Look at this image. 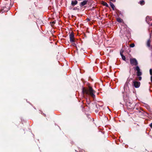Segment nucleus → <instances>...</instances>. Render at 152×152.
Segmentation results:
<instances>
[{
	"label": "nucleus",
	"instance_id": "1a4fd4ad",
	"mask_svg": "<svg viewBox=\"0 0 152 152\" xmlns=\"http://www.w3.org/2000/svg\"><path fill=\"white\" fill-rule=\"evenodd\" d=\"M150 74L151 75V82L152 83V69H150Z\"/></svg>",
	"mask_w": 152,
	"mask_h": 152
},
{
	"label": "nucleus",
	"instance_id": "a211bd4d",
	"mask_svg": "<svg viewBox=\"0 0 152 152\" xmlns=\"http://www.w3.org/2000/svg\"><path fill=\"white\" fill-rule=\"evenodd\" d=\"M150 126L152 128V123L150 124Z\"/></svg>",
	"mask_w": 152,
	"mask_h": 152
},
{
	"label": "nucleus",
	"instance_id": "423d86ee",
	"mask_svg": "<svg viewBox=\"0 0 152 152\" xmlns=\"http://www.w3.org/2000/svg\"><path fill=\"white\" fill-rule=\"evenodd\" d=\"M87 2L88 1L87 0H84L82 2L80 3V6L82 7L84 6V5H86L87 3Z\"/></svg>",
	"mask_w": 152,
	"mask_h": 152
},
{
	"label": "nucleus",
	"instance_id": "9d476101",
	"mask_svg": "<svg viewBox=\"0 0 152 152\" xmlns=\"http://www.w3.org/2000/svg\"><path fill=\"white\" fill-rule=\"evenodd\" d=\"M110 4L112 8L113 9V10H114L115 6L112 3V2H110Z\"/></svg>",
	"mask_w": 152,
	"mask_h": 152
},
{
	"label": "nucleus",
	"instance_id": "f3484780",
	"mask_svg": "<svg viewBox=\"0 0 152 152\" xmlns=\"http://www.w3.org/2000/svg\"><path fill=\"white\" fill-rule=\"evenodd\" d=\"M138 78H139V79L140 80L141 79H142V77H141L139 76H138Z\"/></svg>",
	"mask_w": 152,
	"mask_h": 152
},
{
	"label": "nucleus",
	"instance_id": "2eb2a0df",
	"mask_svg": "<svg viewBox=\"0 0 152 152\" xmlns=\"http://www.w3.org/2000/svg\"><path fill=\"white\" fill-rule=\"evenodd\" d=\"M103 5L105 6H106L107 7H108V5L107 4V3L106 2H104L103 3Z\"/></svg>",
	"mask_w": 152,
	"mask_h": 152
},
{
	"label": "nucleus",
	"instance_id": "f8f14e48",
	"mask_svg": "<svg viewBox=\"0 0 152 152\" xmlns=\"http://www.w3.org/2000/svg\"><path fill=\"white\" fill-rule=\"evenodd\" d=\"M120 54H121V57H122V59L124 60H125V59H126V58H125V57L124 56V55H123L121 53V52L120 53Z\"/></svg>",
	"mask_w": 152,
	"mask_h": 152
},
{
	"label": "nucleus",
	"instance_id": "7ed1b4c3",
	"mask_svg": "<svg viewBox=\"0 0 152 152\" xmlns=\"http://www.w3.org/2000/svg\"><path fill=\"white\" fill-rule=\"evenodd\" d=\"M131 64L132 65L136 66L138 64L137 62L136 59L133 58L130 59Z\"/></svg>",
	"mask_w": 152,
	"mask_h": 152
},
{
	"label": "nucleus",
	"instance_id": "f03ea898",
	"mask_svg": "<svg viewBox=\"0 0 152 152\" xmlns=\"http://www.w3.org/2000/svg\"><path fill=\"white\" fill-rule=\"evenodd\" d=\"M132 85L136 88H139L140 85V83L139 82L133 80L132 81Z\"/></svg>",
	"mask_w": 152,
	"mask_h": 152
},
{
	"label": "nucleus",
	"instance_id": "20e7f679",
	"mask_svg": "<svg viewBox=\"0 0 152 152\" xmlns=\"http://www.w3.org/2000/svg\"><path fill=\"white\" fill-rule=\"evenodd\" d=\"M70 41L71 42H75L74 35L73 32H72L69 34Z\"/></svg>",
	"mask_w": 152,
	"mask_h": 152
},
{
	"label": "nucleus",
	"instance_id": "aec40b11",
	"mask_svg": "<svg viewBox=\"0 0 152 152\" xmlns=\"http://www.w3.org/2000/svg\"><path fill=\"white\" fill-rule=\"evenodd\" d=\"M151 26H152V24H151Z\"/></svg>",
	"mask_w": 152,
	"mask_h": 152
},
{
	"label": "nucleus",
	"instance_id": "9b49d317",
	"mask_svg": "<svg viewBox=\"0 0 152 152\" xmlns=\"http://www.w3.org/2000/svg\"><path fill=\"white\" fill-rule=\"evenodd\" d=\"M117 20L119 22L121 23L123 22V20L120 18H117Z\"/></svg>",
	"mask_w": 152,
	"mask_h": 152
},
{
	"label": "nucleus",
	"instance_id": "f257e3e1",
	"mask_svg": "<svg viewBox=\"0 0 152 152\" xmlns=\"http://www.w3.org/2000/svg\"><path fill=\"white\" fill-rule=\"evenodd\" d=\"M83 92L84 94L90 95L93 98L95 97L94 95L95 91L90 86L89 87L88 89L83 88Z\"/></svg>",
	"mask_w": 152,
	"mask_h": 152
},
{
	"label": "nucleus",
	"instance_id": "6e6552de",
	"mask_svg": "<svg viewBox=\"0 0 152 152\" xmlns=\"http://www.w3.org/2000/svg\"><path fill=\"white\" fill-rule=\"evenodd\" d=\"M150 39L148 40L146 43L147 46L148 47H150Z\"/></svg>",
	"mask_w": 152,
	"mask_h": 152
},
{
	"label": "nucleus",
	"instance_id": "6ab92c4d",
	"mask_svg": "<svg viewBox=\"0 0 152 152\" xmlns=\"http://www.w3.org/2000/svg\"><path fill=\"white\" fill-rule=\"evenodd\" d=\"M134 108V106H133V107H132L131 108H130V109H133Z\"/></svg>",
	"mask_w": 152,
	"mask_h": 152
},
{
	"label": "nucleus",
	"instance_id": "ddd939ff",
	"mask_svg": "<svg viewBox=\"0 0 152 152\" xmlns=\"http://www.w3.org/2000/svg\"><path fill=\"white\" fill-rule=\"evenodd\" d=\"M139 3L141 5H143L144 4V1H140Z\"/></svg>",
	"mask_w": 152,
	"mask_h": 152
},
{
	"label": "nucleus",
	"instance_id": "dca6fc26",
	"mask_svg": "<svg viewBox=\"0 0 152 152\" xmlns=\"http://www.w3.org/2000/svg\"><path fill=\"white\" fill-rule=\"evenodd\" d=\"M72 42V45H73V46H76V44L75 43V42Z\"/></svg>",
	"mask_w": 152,
	"mask_h": 152
},
{
	"label": "nucleus",
	"instance_id": "4468645a",
	"mask_svg": "<svg viewBox=\"0 0 152 152\" xmlns=\"http://www.w3.org/2000/svg\"><path fill=\"white\" fill-rule=\"evenodd\" d=\"M134 46L135 45L134 43H132L130 45V46L132 48L134 47Z\"/></svg>",
	"mask_w": 152,
	"mask_h": 152
},
{
	"label": "nucleus",
	"instance_id": "0eeeda50",
	"mask_svg": "<svg viewBox=\"0 0 152 152\" xmlns=\"http://www.w3.org/2000/svg\"><path fill=\"white\" fill-rule=\"evenodd\" d=\"M77 2H78L76 0H74V1H72L71 2V5L72 6H74L77 4Z\"/></svg>",
	"mask_w": 152,
	"mask_h": 152
},
{
	"label": "nucleus",
	"instance_id": "39448f33",
	"mask_svg": "<svg viewBox=\"0 0 152 152\" xmlns=\"http://www.w3.org/2000/svg\"><path fill=\"white\" fill-rule=\"evenodd\" d=\"M137 71V75L138 76H140L142 75V72L140 71V69L139 67L137 66L135 69Z\"/></svg>",
	"mask_w": 152,
	"mask_h": 152
}]
</instances>
